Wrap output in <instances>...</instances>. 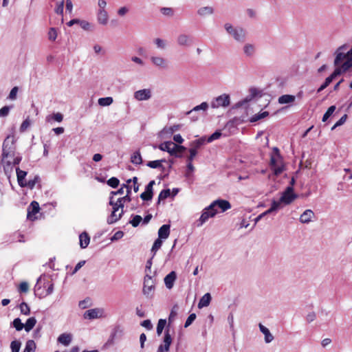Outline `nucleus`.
<instances>
[{"mask_svg":"<svg viewBox=\"0 0 352 352\" xmlns=\"http://www.w3.org/2000/svg\"><path fill=\"white\" fill-rule=\"evenodd\" d=\"M34 290L35 295L39 298H44L53 293L54 283L48 276L42 274L37 279Z\"/></svg>","mask_w":352,"mask_h":352,"instance_id":"obj_1","label":"nucleus"},{"mask_svg":"<svg viewBox=\"0 0 352 352\" xmlns=\"http://www.w3.org/2000/svg\"><path fill=\"white\" fill-rule=\"evenodd\" d=\"M226 32L231 36L234 41L243 43L246 39V31L241 27H234L230 23H226L223 25Z\"/></svg>","mask_w":352,"mask_h":352,"instance_id":"obj_2","label":"nucleus"},{"mask_svg":"<svg viewBox=\"0 0 352 352\" xmlns=\"http://www.w3.org/2000/svg\"><path fill=\"white\" fill-rule=\"evenodd\" d=\"M16 140L14 135H9L4 140L2 145V154L1 158H10L16 153Z\"/></svg>","mask_w":352,"mask_h":352,"instance_id":"obj_3","label":"nucleus"},{"mask_svg":"<svg viewBox=\"0 0 352 352\" xmlns=\"http://www.w3.org/2000/svg\"><path fill=\"white\" fill-rule=\"evenodd\" d=\"M159 148L161 151L168 152L170 155L175 156L176 157H182L181 154H178V153H181L186 150L184 146L177 145L171 141L162 143L159 145Z\"/></svg>","mask_w":352,"mask_h":352,"instance_id":"obj_4","label":"nucleus"},{"mask_svg":"<svg viewBox=\"0 0 352 352\" xmlns=\"http://www.w3.org/2000/svg\"><path fill=\"white\" fill-rule=\"evenodd\" d=\"M230 104V98L228 94H223L218 97L214 98L211 103L210 106L213 109H218L219 107H227Z\"/></svg>","mask_w":352,"mask_h":352,"instance_id":"obj_5","label":"nucleus"},{"mask_svg":"<svg viewBox=\"0 0 352 352\" xmlns=\"http://www.w3.org/2000/svg\"><path fill=\"white\" fill-rule=\"evenodd\" d=\"M176 42L180 47L188 48L192 45L193 38L190 34L182 33L177 36Z\"/></svg>","mask_w":352,"mask_h":352,"instance_id":"obj_6","label":"nucleus"},{"mask_svg":"<svg viewBox=\"0 0 352 352\" xmlns=\"http://www.w3.org/2000/svg\"><path fill=\"white\" fill-rule=\"evenodd\" d=\"M155 289V283L152 278V276L148 274H146L144 277V286H143V294L147 296L151 295Z\"/></svg>","mask_w":352,"mask_h":352,"instance_id":"obj_7","label":"nucleus"},{"mask_svg":"<svg viewBox=\"0 0 352 352\" xmlns=\"http://www.w3.org/2000/svg\"><path fill=\"white\" fill-rule=\"evenodd\" d=\"M217 212V210H209L208 207H206L202 211L199 219L195 222L196 226L201 227L209 218L214 217Z\"/></svg>","mask_w":352,"mask_h":352,"instance_id":"obj_8","label":"nucleus"},{"mask_svg":"<svg viewBox=\"0 0 352 352\" xmlns=\"http://www.w3.org/2000/svg\"><path fill=\"white\" fill-rule=\"evenodd\" d=\"M217 208L221 209V212H225L231 208V204L227 200L217 199L208 206L209 210H217Z\"/></svg>","mask_w":352,"mask_h":352,"instance_id":"obj_9","label":"nucleus"},{"mask_svg":"<svg viewBox=\"0 0 352 352\" xmlns=\"http://www.w3.org/2000/svg\"><path fill=\"white\" fill-rule=\"evenodd\" d=\"M296 197V195L293 192V188L292 186H288L286 190L283 193L280 199L283 204L288 205L291 204Z\"/></svg>","mask_w":352,"mask_h":352,"instance_id":"obj_10","label":"nucleus"},{"mask_svg":"<svg viewBox=\"0 0 352 352\" xmlns=\"http://www.w3.org/2000/svg\"><path fill=\"white\" fill-rule=\"evenodd\" d=\"M152 96L150 89H143L134 92L133 97L138 101L148 100Z\"/></svg>","mask_w":352,"mask_h":352,"instance_id":"obj_11","label":"nucleus"},{"mask_svg":"<svg viewBox=\"0 0 352 352\" xmlns=\"http://www.w3.org/2000/svg\"><path fill=\"white\" fill-rule=\"evenodd\" d=\"M150 60L154 66L160 69H166L168 68V60L162 56H152Z\"/></svg>","mask_w":352,"mask_h":352,"instance_id":"obj_12","label":"nucleus"},{"mask_svg":"<svg viewBox=\"0 0 352 352\" xmlns=\"http://www.w3.org/2000/svg\"><path fill=\"white\" fill-rule=\"evenodd\" d=\"M0 164L3 168L5 175L8 179H10L13 173L14 168V165L12 164V162L8 158H1Z\"/></svg>","mask_w":352,"mask_h":352,"instance_id":"obj_13","label":"nucleus"},{"mask_svg":"<svg viewBox=\"0 0 352 352\" xmlns=\"http://www.w3.org/2000/svg\"><path fill=\"white\" fill-rule=\"evenodd\" d=\"M103 309L99 308L91 309L86 311L84 314V318L85 319H96L102 317L103 314Z\"/></svg>","mask_w":352,"mask_h":352,"instance_id":"obj_14","label":"nucleus"},{"mask_svg":"<svg viewBox=\"0 0 352 352\" xmlns=\"http://www.w3.org/2000/svg\"><path fill=\"white\" fill-rule=\"evenodd\" d=\"M280 158L279 154L276 156H272L270 160V166L272 169L274 170L275 175H279L283 171V166L278 164V160Z\"/></svg>","mask_w":352,"mask_h":352,"instance_id":"obj_15","label":"nucleus"},{"mask_svg":"<svg viewBox=\"0 0 352 352\" xmlns=\"http://www.w3.org/2000/svg\"><path fill=\"white\" fill-rule=\"evenodd\" d=\"M177 278V274L175 271L170 272L164 278V284L166 288L170 289L173 287L175 281Z\"/></svg>","mask_w":352,"mask_h":352,"instance_id":"obj_16","label":"nucleus"},{"mask_svg":"<svg viewBox=\"0 0 352 352\" xmlns=\"http://www.w3.org/2000/svg\"><path fill=\"white\" fill-rule=\"evenodd\" d=\"M214 8L209 6L201 7L197 11V14L200 17H205L206 16L212 15L214 14Z\"/></svg>","mask_w":352,"mask_h":352,"instance_id":"obj_17","label":"nucleus"},{"mask_svg":"<svg viewBox=\"0 0 352 352\" xmlns=\"http://www.w3.org/2000/svg\"><path fill=\"white\" fill-rule=\"evenodd\" d=\"M39 210L40 207L38 203L36 201H32L28 208V218L32 219V217L37 214Z\"/></svg>","mask_w":352,"mask_h":352,"instance_id":"obj_18","label":"nucleus"},{"mask_svg":"<svg viewBox=\"0 0 352 352\" xmlns=\"http://www.w3.org/2000/svg\"><path fill=\"white\" fill-rule=\"evenodd\" d=\"M243 54L246 57H252L256 52V47L254 44L246 43L243 47Z\"/></svg>","mask_w":352,"mask_h":352,"instance_id":"obj_19","label":"nucleus"},{"mask_svg":"<svg viewBox=\"0 0 352 352\" xmlns=\"http://www.w3.org/2000/svg\"><path fill=\"white\" fill-rule=\"evenodd\" d=\"M314 216V213L311 210H306L300 217V221L302 223H309L313 217Z\"/></svg>","mask_w":352,"mask_h":352,"instance_id":"obj_20","label":"nucleus"},{"mask_svg":"<svg viewBox=\"0 0 352 352\" xmlns=\"http://www.w3.org/2000/svg\"><path fill=\"white\" fill-rule=\"evenodd\" d=\"M170 234V226L164 224L158 230V238L160 239H166Z\"/></svg>","mask_w":352,"mask_h":352,"instance_id":"obj_21","label":"nucleus"},{"mask_svg":"<svg viewBox=\"0 0 352 352\" xmlns=\"http://www.w3.org/2000/svg\"><path fill=\"white\" fill-rule=\"evenodd\" d=\"M260 331L264 334L265 336V342L266 343H270L274 340V336L270 333V330L263 325L262 324H259L258 325Z\"/></svg>","mask_w":352,"mask_h":352,"instance_id":"obj_22","label":"nucleus"},{"mask_svg":"<svg viewBox=\"0 0 352 352\" xmlns=\"http://www.w3.org/2000/svg\"><path fill=\"white\" fill-rule=\"evenodd\" d=\"M108 14L107 12L104 10H99L97 15V19L100 24L106 25L108 22Z\"/></svg>","mask_w":352,"mask_h":352,"instance_id":"obj_23","label":"nucleus"},{"mask_svg":"<svg viewBox=\"0 0 352 352\" xmlns=\"http://www.w3.org/2000/svg\"><path fill=\"white\" fill-rule=\"evenodd\" d=\"M16 176H17V182L19 185L21 187H24V183H25V177L27 175V172L24 170H21L19 168H16Z\"/></svg>","mask_w":352,"mask_h":352,"instance_id":"obj_24","label":"nucleus"},{"mask_svg":"<svg viewBox=\"0 0 352 352\" xmlns=\"http://www.w3.org/2000/svg\"><path fill=\"white\" fill-rule=\"evenodd\" d=\"M79 241L80 248L85 249L89 243L90 237L86 232H83L79 235Z\"/></svg>","mask_w":352,"mask_h":352,"instance_id":"obj_25","label":"nucleus"},{"mask_svg":"<svg viewBox=\"0 0 352 352\" xmlns=\"http://www.w3.org/2000/svg\"><path fill=\"white\" fill-rule=\"evenodd\" d=\"M211 295L210 293L205 294L199 300L198 303V308L201 309L205 307H208L211 301Z\"/></svg>","mask_w":352,"mask_h":352,"instance_id":"obj_26","label":"nucleus"},{"mask_svg":"<svg viewBox=\"0 0 352 352\" xmlns=\"http://www.w3.org/2000/svg\"><path fill=\"white\" fill-rule=\"evenodd\" d=\"M295 96L293 95L289 94H285L281 96H280L278 99V103L283 104H289L292 103L295 101Z\"/></svg>","mask_w":352,"mask_h":352,"instance_id":"obj_27","label":"nucleus"},{"mask_svg":"<svg viewBox=\"0 0 352 352\" xmlns=\"http://www.w3.org/2000/svg\"><path fill=\"white\" fill-rule=\"evenodd\" d=\"M166 160H154L149 161L146 164V166L151 168H160L162 170L164 169V167L162 166V162H165Z\"/></svg>","mask_w":352,"mask_h":352,"instance_id":"obj_28","label":"nucleus"},{"mask_svg":"<svg viewBox=\"0 0 352 352\" xmlns=\"http://www.w3.org/2000/svg\"><path fill=\"white\" fill-rule=\"evenodd\" d=\"M206 142H207L206 138L201 137L198 140H195L192 141L190 143V146L197 151L199 148H200L201 147V146L205 144Z\"/></svg>","mask_w":352,"mask_h":352,"instance_id":"obj_29","label":"nucleus"},{"mask_svg":"<svg viewBox=\"0 0 352 352\" xmlns=\"http://www.w3.org/2000/svg\"><path fill=\"white\" fill-rule=\"evenodd\" d=\"M58 341L65 346H68L72 341V336L70 334L63 333L58 338Z\"/></svg>","mask_w":352,"mask_h":352,"instance_id":"obj_30","label":"nucleus"},{"mask_svg":"<svg viewBox=\"0 0 352 352\" xmlns=\"http://www.w3.org/2000/svg\"><path fill=\"white\" fill-rule=\"evenodd\" d=\"M116 212H117L113 210L110 217H108L107 223L109 224H112V223L118 221L122 217V216L124 213V211H123V210H121V212L118 215L116 214Z\"/></svg>","mask_w":352,"mask_h":352,"instance_id":"obj_31","label":"nucleus"},{"mask_svg":"<svg viewBox=\"0 0 352 352\" xmlns=\"http://www.w3.org/2000/svg\"><path fill=\"white\" fill-rule=\"evenodd\" d=\"M347 58V53L345 54L343 52H336V58L334 60V65L338 66L339 65L342 61Z\"/></svg>","mask_w":352,"mask_h":352,"instance_id":"obj_32","label":"nucleus"},{"mask_svg":"<svg viewBox=\"0 0 352 352\" xmlns=\"http://www.w3.org/2000/svg\"><path fill=\"white\" fill-rule=\"evenodd\" d=\"M36 323V320L34 317L29 318L27 320L25 324H24V329L25 331L29 332L30 331L33 327L35 326Z\"/></svg>","mask_w":352,"mask_h":352,"instance_id":"obj_33","label":"nucleus"},{"mask_svg":"<svg viewBox=\"0 0 352 352\" xmlns=\"http://www.w3.org/2000/svg\"><path fill=\"white\" fill-rule=\"evenodd\" d=\"M131 162L136 165L141 164L142 163V158L139 151H136L132 154L131 157Z\"/></svg>","mask_w":352,"mask_h":352,"instance_id":"obj_34","label":"nucleus"},{"mask_svg":"<svg viewBox=\"0 0 352 352\" xmlns=\"http://www.w3.org/2000/svg\"><path fill=\"white\" fill-rule=\"evenodd\" d=\"M36 344L32 340H29L25 343V349L23 352H35Z\"/></svg>","mask_w":352,"mask_h":352,"instance_id":"obj_35","label":"nucleus"},{"mask_svg":"<svg viewBox=\"0 0 352 352\" xmlns=\"http://www.w3.org/2000/svg\"><path fill=\"white\" fill-rule=\"evenodd\" d=\"M208 108V104L206 102H203L199 105L195 107L192 109L188 111L186 114L191 115L193 112H196L200 110L206 111Z\"/></svg>","mask_w":352,"mask_h":352,"instance_id":"obj_36","label":"nucleus"},{"mask_svg":"<svg viewBox=\"0 0 352 352\" xmlns=\"http://www.w3.org/2000/svg\"><path fill=\"white\" fill-rule=\"evenodd\" d=\"M164 344H165V349L169 350L170 346L172 343V338L170 334L169 333V330L166 329L164 333Z\"/></svg>","mask_w":352,"mask_h":352,"instance_id":"obj_37","label":"nucleus"},{"mask_svg":"<svg viewBox=\"0 0 352 352\" xmlns=\"http://www.w3.org/2000/svg\"><path fill=\"white\" fill-rule=\"evenodd\" d=\"M40 182V177L38 175L34 176L33 179H30L28 182L24 183V187H28L30 189H33L37 183Z\"/></svg>","mask_w":352,"mask_h":352,"instance_id":"obj_38","label":"nucleus"},{"mask_svg":"<svg viewBox=\"0 0 352 352\" xmlns=\"http://www.w3.org/2000/svg\"><path fill=\"white\" fill-rule=\"evenodd\" d=\"M113 102L112 97L100 98L98 99V104L102 107L111 105Z\"/></svg>","mask_w":352,"mask_h":352,"instance_id":"obj_39","label":"nucleus"},{"mask_svg":"<svg viewBox=\"0 0 352 352\" xmlns=\"http://www.w3.org/2000/svg\"><path fill=\"white\" fill-rule=\"evenodd\" d=\"M342 71L344 72L349 70L352 67V56H350L347 54V58L344 63L341 65Z\"/></svg>","mask_w":352,"mask_h":352,"instance_id":"obj_40","label":"nucleus"},{"mask_svg":"<svg viewBox=\"0 0 352 352\" xmlns=\"http://www.w3.org/2000/svg\"><path fill=\"white\" fill-rule=\"evenodd\" d=\"M170 195V190L169 188L162 190L159 196L157 204H160L162 200L168 198Z\"/></svg>","mask_w":352,"mask_h":352,"instance_id":"obj_41","label":"nucleus"},{"mask_svg":"<svg viewBox=\"0 0 352 352\" xmlns=\"http://www.w3.org/2000/svg\"><path fill=\"white\" fill-rule=\"evenodd\" d=\"M122 335V329L119 327L116 326L113 328L111 333L110 337L115 340L117 337H120Z\"/></svg>","mask_w":352,"mask_h":352,"instance_id":"obj_42","label":"nucleus"},{"mask_svg":"<svg viewBox=\"0 0 352 352\" xmlns=\"http://www.w3.org/2000/svg\"><path fill=\"white\" fill-rule=\"evenodd\" d=\"M336 110V106L332 105L329 107L327 109V111L324 113L322 117V122H326L330 116L333 113V112Z\"/></svg>","mask_w":352,"mask_h":352,"instance_id":"obj_43","label":"nucleus"},{"mask_svg":"<svg viewBox=\"0 0 352 352\" xmlns=\"http://www.w3.org/2000/svg\"><path fill=\"white\" fill-rule=\"evenodd\" d=\"M20 311L22 314L28 316L30 314V309L26 302H21L19 305Z\"/></svg>","mask_w":352,"mask_h":352,"instance_id":"obj_44","label":"nucleus"},{"mask_svg":"<svg viewBox=\"0 0 352 352\" xmlns=\"http://www.w3.org/2000/svg\"><path fill=\"white\" fill-rule=\"evenodd\" d=\"M166 324V320L165 319H160L157 325V333L158 336L161 335L163 329L165 327Z\"/></svg>","mask_w":352,"mask_h":352,"instance_id":"obj_45","label":"nucleus"},{"mask_svg":"<svg viewBox=\"0 0 352 352\" xmlns=\"http://www.w3.org/2000/svg\"><path fill=\"white\" fill-rule=\"evenodd\" d=\"M268 115H269V113L267 111H263L262 113L255 114L254 116H252L251 118L250 122H256L262 118L267 117Z\"/></svg>","mask_w":352,"mask_h":352,"instance_id":"obj_46","label":"nucleus"},{"mask_svg":"<svg viewBox=\"0 0 352 352\" xmlns=\"http://www.w3.org/2000/svg\"><path fill=\"white\" fill-rule=\"evenodd\" d=\"M12 324L16 331H21L23 329H24V324L21 322V320L19 318H15Z\"/></svg>","mask_w":352,"mask_h":352,"instance_id":"obj_47","label":"nucleus"},{"mask_svg":"<svg viewBox=\"0 0 352 352\" xmlns=\"http://www.w3.org/2000/svg\"><path fill=\"white\" fill-rule=\"evenodd\" d=\"M162 245V241L160 238L157 239L153 245L151 252L153 253V256L156 254L157 251L161 248Z\"/></svg>","mask_w":352,"mask_h":352,"instance_id":"obj_48","label":"nucleus"},{"mask_svg":"<svg viewBox=\"0 0 352 352\" xmlns=\"http://www.w3.org/2000/svg\"><path fill=\"white\" fill-rule=\"evenodd\" d=\"M21 346V342L19 340H14L10 344V349L12 352H19Z\"/></svg>","mask_w":352,"mask_h":352,"instance_id":"obj_49","label":"nucleus"},{"mask_svg":"<svg viewBox=\"0 0 352 352\" xmlns=\"http://www.w3.org/2000/svg\"><path fill=\"white\" fill-rule=\"evenodd\" d=\"M142 221V218L140 215H134L133 219L129 221L133 227H138L140 222Z\"/></svg>","mask_w":352,"mask_h":352,"instance_id":"obj_50","label":"nucleus"},{"mask_svg":"<svg viewBox=\"0 0 352 352\" xmlns=\"http://www.w3.org/2000/svg\"><path fill=\"white\" fill-rule=\"evenodd\" d=\"M154 43L156 45L157 47L160 50H164L166 47V41L162 38H157L154 40Z\"/></svg>","mask_w":352,"mask_h":352,"instance_id":"obj_51","label":"nucleus"},{"mask_svg":"<svg viewBox=\"0 0 352 352\" xmlns=\"http://www.w3.org/2000/svg\"><path fill=\"white\" fill-rule=\"evenodd\" d=\"M160 12L162 14L168 16H173L174 15V10L172 8L164 7L160 9Z\"/></svg>","mask_w":352,"mask_h":352,"instance_id":"obj_52","label":"nucleus"},{"mask_svg":"<svg viewBox=\"0 0 352 352\" xmlns=\"http://www.w3.org/2000/svg\"><path fill=\"white\" fill-rule=\"evenodd\" d=\"M12 106H4L0 109V117L6 118L8 116Z\"/></svg>","mask_w":352,"mask_h":352,"instance_id":"obj_53","label":"nucleus"},{"mask_svg":"<svg viewBox=\"0 0 352 352\" xmlns=\"http://www.w3.org/2000/svg\"><path fill=\"white\" fill-rule=\"evenodd\" d=\"M18 91H19V88H18V87H14L11 89V91H10V94H9L8 96V98L9 100H16V96H17V93H18Z\"/></svg>","mask_w":352,"mask_h":352,"instance_id":"obj_54","label":"nucleus"},{"mask_svg":"<svg viewBox=\"0 0 352 352\" xmlns=\"http://www.w3.org/2000/svg\"><path fill=\"white\" fill-rule=\"evenodd\" d=\"M221 136V133L220 131H216L213 133L210 136L207 138V142H212L215 140L219 139Z\"/></svg>","mask_w":352,"mask_h":352,"instance_id":"obj_55","label":"nucleus"},{"mask_svg":"<svg viewBox=\"0 0 352 352\" xmlns=\"http://www.w3.org/2000/svg\"><path fill=\"white\" fill-rule=\"evenodd\" d=\"M120 181L116 177H111L107 181V184L112 188H117L119 185Z\"/></svg>","mask_w":352,"mask_h":352,"instance_id":"obj_56","label":"nucleus"},{"mask_svg":"<svg viewBox=\"0 0 352 352\" xmlns=\"http://www.w3.org/2000/svg\"><path fill=\"white\" fill-rule=\"evenodd\" d=\"M64 9V0H61L57 3V6L55 8V12L58 14L62 15L63 14Z\"/></svg>","mask_w":352,"mask_h":352,"instance_id":"obj_57","label":"nucleus"},{"mask_svg":"<svg viewBox=\"0 0 352 352\" xmlns=\"http://www.w3.org/2000/svg\"><path fill=\"white\" fill-rule=\"evenodd\" d=\"M195 319H196V314H190L185 322L184 327L187 328L188 327H189L194 322V320Z\"/></svg>","mask_w":352,"mask_h":352,"instance_id":"obj_58","label":"nucleus"},{"mask_svg":"<svg viewBox=\"0 0 352 352\" xmlns=\"http://www.w3.org/2000/svg\"><path fill=\"white\" fill-rule=\"evenodd\" d=\"M347 115L344 114L342 116L340 119L333 126L331 130H334L336 127L342 125L346 120Z\"/></svg>","mask_w":352,"mask_h":352,"instance_id":"obj_59","label":"nucleus"},{"mask_svg":"<svg viewBox=\"0 0 352 352\" xmlns=\"http://www.w3.org/2000/svg\"><path fill=\"white\" fill-rule=\"evenodd\" d=\"M282 204L283 203L280 201V199H279L278 201L273 200L271 207L276 212V210L282 208Z\"/></svg>","mask_w":352,"mask_h":352,"instance_id":"obj_60","label":"nucleus"},{"mask_svg":"<svg viewBox=\"0 0 352 352\" xmlns=\"http://www.w3.org/2000/svg\"><path fill=\"white\" fill-rule=\"evenodd\" d=\"M30 125V121L29 118H26L21 124L20 126V131L21 132L25 131Z\"/></svg>","mask_w":352,"mask_h":352,"instance_id":"obj_61","label":"nucleus"},{"mask_svg":"<svg viewBox=\"0 0 352 352\" xmlns=\"http://www.w3.org/2000/svg\"><path fill=\"white\" fill-rule=\"evenodd\" d=\"M153 195L144 191L140 195V198L144 201H150L152 199Z\"/></svg>","mask_w":352,"mask_h":352,"instance_id":"obj_62","label":"nucleus"},{"mask_svg":"<svg viewBox=\"0 0 352 352\" xmlns=\"http://www.w3.org/2000/svg\"><path fill=\"white\" fill-rule=\"evenodd\" d=\"M12 157H13V162H12V164L14 166L19 165V163L22 160V156L19 153H16L15 155L13 156Z\"/></svg>","mask_w":352,"mask_h":352,"instance_id":"obj_63","label":"nucleus"},{"mask_svg":"<svg viewBox=\"0 0 352 352\" xmlns=\"http://www.w3.org/2000/svg\"><path fill=\"white\" fill-rule=\"evenodd\" d=\"M124 236V232L122 231H117L113 236L111 238V241H118L122 239Z\"/></svg>","mask_w":352,"mask_h":352,"instance_id":"obj_64","label":"nucleus"}]
</instances>
